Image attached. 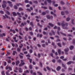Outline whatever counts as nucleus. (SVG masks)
<instances>
[{
    "mask_svg": "<svg viewBox=\"0 0 75 75\" xmlns=\"http://www.w3.org/2000/svg\"><path fill=\"white\" fill-rule=\"evenodd\" d=\"M6 33H3L2 35L0 34V37H2V36H5Z\"/></svg>",
    "mask_w": 75,
    "mask_h": 75,
    "instance_id": "obj_13",
    "label": "nucleus"
},
{
    "mask_svg": "<svg viewBox=\"0 0 75 75\" xmlns=\"http://www.w3.org/2000/svg\"><path fill=\"white\" fill-rule=\"evenodd\" d=\"M21 55H24V54H23L22 53H20V54H19L20 58H23V56Z\"/></svg>",
    "mask_w": 75,
    "mask_h": 75,
    "instance_id": "obj_6",
    "label": "nucleus"
},
{
    "mask_svg": "<svg viewBox=\"0 0 75 75\" xmlns=\"http://www.w3.org/2000/svg\"><path fill=\"white\" fill-rule=\"evenodd\" d=\"M9 40H10V39L9 37H8V38H7L6 39V40L7 41H9Z\"/></svg>",
    "mask_w": 75,
    "mask_h": 75,
    "instance_id": "obj_28",
    "label": "nucleus"
},
{
    "mask_svg": "<svg viewBox=\"0 0 75 75\" xmlns=\"http://www.w3.org/2000/svg\"><path fill=\"white\" fill-rule=\"evenodd\" d=\"M3 4H2V6L3 7V8H5V7H6V4H6V2L5 1H3Z\"/></svg>",
    "mask_w": 75,
    "mask_h": 75,
    "instance_id": "obj_2",
    "label": "nucleus"
},
{
    "mask_svg": "<svg viewBox=\"0 0 75 75\" xmlns=\"http://www.w3.org/2000/svg\"><path fill=\"white\" fill-rule=\"evenodd\" d=\"M3 17L4 18H8V19H10V18L7 15H5V16H3Z\"/></svg>",
    "mask_w": 75,
    "mask_h": 75,
    "instance_id": "obj_5",
    "label": "nucleus"
},
{
    "mask_svg": "<svg viewBox=\"0 0 75 75\" xmlns=\"http://www.w3.org/2000/svg\"><path fill=\"white\" fill-rule=\"evenodd\" d=\"M62 27H63V28H64V27H65V24H64V23H62ZM65 28V29H67V28Z\"/></svg>",
    "mask_w": 75,
    "mask_h": 75,
    "instance_id": "obj_20",
    "label": "nucleus"
},
{
    "mask_svg": "<svg viewBox=\"0 0 75 75\" xmlns=\"http://www.w3.org/2000/svg\"><path fill=\"white\" fill-rule=\"evenodd\" d=\"M17 14H18V15L20 17H21V15H22V16H23V15H24V13L23 12H22L21 14L20 13L17 12Z\"/></svg>",
    "mask_w": 75,
    "mask_h": 75,
    "instance_id": "obj_3",
    "label": "nucleus"
},
{
    "mask_svg": "<svg viewBox=\"0 0 75 75\" xmlns=\"http://www.w3.org/2000/svg\"><path fill=\"white\" fill-rule=\"evenodd\" d=\"M33 65H35V63L34 62H33Z\"/></svg>",
    "mask_w": 75,
    "mask_h": 75,
    "instance_id": "obj_58",
    "label": "nucleus"
},
{
    "mask_svg": "<svg viewBox=\"0 0 75 75\" xmlns=\"http://www.w3.org/2000/svg\"><path fill=\"white\" fill-rule=\"evenodd\" d=\"M40 67H42V63H41L40 62Z\"/></svg>",
    "mask_w": 75,
    "mask_h": 75,
    "instance_id": "obj_51",
    "label": "nucleus"
},
{
    "mask_svg": "<svg viewBox=\"0 0 75 75\" xmlns=\"http://www.w3.org/2000/svg\"><path fill=\"white\" fill-rule=\"evenodd\" d=\"M14 8H15V9H17V7L16 6H14Z\"/></svg>",
    "mask_w": 75,
    "mask_h": 75,
    "instance_id": "obj_42",
    "label": "nucleus"
},
{
    "mask_svg": "<svg viewBox=\"0 0 75 75\" xmlns=\"http://www.w3.org/2000/svg\"><path fill=\"white\" fill-rule=\"evenodd\" d=\"M47 17L48 19H50V18H53V17H52V16L50 17V15H48L47 16Z\"/></svg>",
    "mask_w": 75,
    "mask_h": 75,
    "instance_id": "obj_10",
    "label": "nucleus"
},
{
    "mask_svg": "<svg viewBox=\"0 0 75 75\" xmlns=\"http://www.w3.org/2000/svg\"><path fill=\"white\" fill-rule=\"evenodd\" d=\"M61 14L62 15H64V12H61Z\"/></svg>",
    "mask_w": 75,
    "mask_h": 75,
    "instance_id": "obj_48",
    "label": "nucleus"
},
{
    "mask_svg": "<svg viewBox=\"0 0 75 75\" xmlns=\"http://www.w3.org/2000/svg\"><path fill=\"white\" fill-rule=\"evenodd\" d=\"M6 74L7 75H10V74H8V72H6Z\"/></svg>",
    "mask_w": 75,
    "mask_h": 75,
    "instance_id": "obj_53",
    "label": "nucleus"
},
{
    "mask_svg": "<svg viewBox=\"0 0 75 75\" xmlns=\"http://www.w3.org/2000/svg\"><path fill=\"white\" fill-rule=\"evenodd\" d=\"M8 62L9 64H10V63H11V60H8Z\"/></svg>",
    "mask_w": 75,
    "mask_h": 75,
    "instance_id": "obj_40",
    "label": "nucleus"
},
{
    "mask_svg": "<svg viewBox=\"0 0 75 75\" xmlns=\"http://www.w3.org/2000/svg\"><path fill=\"white\" fill-rule=\"evenodd\" d=\"M17 50L18 51V52H20V48H18Z\"/></svg>",
    "mask_w": 75,
    "mask_h": 75,
    "instance_id": "obj_52",
    "label": "nucleus"
},
{
    "mask_svg": "<svg viewBox=\"0 0 75 75\" xmlns=\"http://www.w3.org/2000/svg\"><path fill=\"white\" fill-rule=\"evenodd\" d=\"M51 14H52V15H54V17H55V16H56V15L55 14H54V12H53L52 11L51 12Z\"/></svg>",
    "mask_w": 75,
    "mask_h": 75,
    "instance_id": "obj_19",
    "label": "nucleus"
},
{
    "mask_svg": "<svg viewBox=\"0 0 75 75\" xmlns=\"http://www.w3.org/2000/svg\"><path fill=\"white\" fill-rule=\"evenodd\" d=\"M6 14H8V15H10V13H9V12H8V11H6Z\"/></svg>",
    "mask_w": 75,
    "mask_h": 75,
    "instance_id": "obj_34",
    "label": "nucleus"
},
{
    "mask_svg": "<svg viewBox=\"0 0 75 75\" xmlns=\"http://www.w3.org/2000/svg\"><path fill=\"white\" fill-rule=\"evenodd\" d=\"M49 25L50 27H53L54 26V25L52 24L51 23H49Z\"/></svg>",
    "mask_w": 75,
    "mask_h": 75,
    "instance_id": "obj_24",
    "label": "nucleus"
},
{
    "mask_svg": "<svg viewBox=\"0 0 75 75\" xmlns=\"http://www.w3.org/2000/svg\"><path fill=\"white\" fill-rule=\"evenodd\" d=\"M52 62L54 63V62H55V60L54 59H53L52 60Z\"/></svg>",
    "mask_w": 75,
    "mask_h": 75,
    "instance_id": "obj_54",
    "label": "nucleus"
},
{
    "mask_svg": "<svg viewBox=\"0 0 75 75\" xmlns=\"http://www.w3.org/2000/svg\"><path fill=\"white\" fill-rule=\"evenodd\" d=\"M30 25H33V22H30Z\"/></svg>",
    "mask_w": 75,
    "mask_h": 75,
    "instance_id": "obj_64",
    "label": "nucleus"
},
{
    "mask_svg": "<svg viewBox=\"0 0 75 75\" xmlns=\"http://www.w3.org/2000/svg\"><path fill=\"white\" fill-rule=\"evenodd\" d=\"M6 65H7V63H6V62H4V65L5 66H6Z\"/></svg>",
    "mask_w": 75,
    "mask_h": 75,
    "instance_id": "obj_37",
    "label": "nucleus"
},
{
    "mask_svg": "<svg viewBox=\"0 0 75 75\" xmlns=\"http://www.w3.org/2000/svg\"><path fill=\"white\" fill-rule=\"evenodd\" d=\"M10 31H11V32H13V34H15V33H16V31H15V30L12 29H11L10 30Z\"/></svg>",
    "mask_w": 75,
    "mask_h": 75,
    "instance_id": "obj_9",
    "label": "nucleus"
},
{
    "mask_svg": "<svg viewBox=\"0 0 75 75\" xmlns=\"http://www.w3.org/2000/svg\"><path fill=\"white\" fill-rule=\"evenodd\" d=\"M73 60L74 61L75 60V56H74V58H73Z\"/></svg>",
    "mask_w": 75,
    "mask_h": 75,
    "instance_id": "obj_63",
    "label": "nucleus"
},
{
    "mask_svg": "<svg viewBox=\"0 0 75 75\" xmlns=\"http://www.w3.org/2000/svg\"><path fill=\"white\" fill-rule=\"evenodd\" d=\"M60 59H64V56H61L60 57Z\"/></svg>",
    "mask_w": 75,
    "mask_h": 75,
    "instance_id": "obj_45",
    "label": "nucleus"
},
{
    "mask_svg": "<svg viewBox=\"0 0 75 75\" xmlns=\"http://www.w3.org/2000/svg\"><path fill=\"white\" fill-rule=\"evenodd\" d=\"M24 73H28L29 72V71H28L26 70V71H24Z\"/></svg>",
    "mask_w": 75,
    "mask_h": 75,
    "instance_id": "obj_41",
    "label": "nucleus"
},
{
    "mask_svg": "<svg viewBox=\"0 0 75 75\" xmlns=\"http://www.w3.org/2000/svg\"><path fill=\"white\" fill-rule=\"evenodd\" d=\"M37 72L38 73V74H39V75H42V74L40 72L38 71Z\"/></svg>",
    "mask_w": 75,
    "mask_h": 75,
    "instance_id": "obj_32",
    "label": "nucleus"
},
{
    "mask_svg": "<svg viewBox=\"0 0 75 75\" xmlns=\"http://www.w3.org/2000/svg\"><path fill=\"white\" fill-rule=\"evenodd\" d=\"M9 69V70H10V71H12V69L11 67H8V66L6 67V69Z\"/></svg>",
    "mask_w": 75,
    "mask_h": 75,
    "instance_id": "obj_4",
    "label": "nucleus"
},
{
    "mask_svg": "<svg viewBox=\"0 0 75 75\" xmlns=\"http://www.w3.org/2000/svg\"><path fill=\"white\" fill-rule=\"evenodd\" d=\"M25 2L26 3H28V0H25Z\"/></svg>",
    "mask_w": 75,
    "mask_h": 75,
    "instance_id": "obj_31",
    "label": "nucleus"
},
{
    "mask_svg": "<svg viewBox=\"0 0 75 75\" xmlns=\"http://www.w3.org/2000/svg\"><path fill=\"white\" fill-rule=\"evenodd\" d=\"M74 46H71L70 47H69V48L71 50H73V49H74Z\"/></svg>",
    "mask_w": 75,
    "mask_h": 75,
    "instance_id": "obj_15",
    "label": "nucleus"
},
{
    "mask_svg": "<svg viewBox=\"0 0 75 75\" xmlns=\"http://www.w3.org/2000/svg\"><path fill=\"white\" fill-rule=\"evenodd\" d=\"M21 18H18V19L17 20L18 22V23L19 24H20V23H21V21H20V20H21Z\"/></svg>",
    "mask_w": 75,
    "mask_h": 75,
    "instance_id": "obj_8",
    "label": "nucleus"
},
{
    "mask_svg": "<svg viewBox=\"0 0 75 75\" xmlns=\"http://www.w3.org/2000/svg\"><path fill=\"white\" fill-rule=\"evenodd\" d=\"M23 45H22V44H21V45H19V47H20V48H21L22 47H23Z\"/></svg>",
    "mask_w": 75,
    "mask_h": 75,
    "instance_id": "obj_35",
    "label": "nucleus"
},
{
    "mask_svg": "<svg viewBox=\"0 0 75 75\" xmlns=\"http://www.w3.org/2000/svg\"><path fill=\"white\" fill-rule=\"evenodd\" d=\"M73 43L74 44H75V40L74 39L73 40Z\"/></svg>",
    "mask_w": 75,
    "mask_h": 75,
    "instance_id": "obj_39",
    "label": "nucleus"
},
{
    "mask_svg": "<svg viewBox=\"0 0 75 75\" xmlns=\"http://www.w3.org/2000/svg\"><path fill=\"white\" fill-rule=\"evenodd\" d=\"M23 9L22 8H19V10L20 11H22Z\"/></svg>",
    "mask_w": 75,
    "mask_h": 75,
    "instance_id": "obj_46",
    "label": "nucleus"
},
{
    "mask_svg": "<svg viewBox=\"0 0 75 75\" xmlns=\"http://www.w3.org/2000/svg\"><path fill=\"white\" fill-rule=\"evenodd\" d=\"M57 45L59 46V47H61V44H60V43H58Z\"/></svg>",
    "mask_w": 75,
    "mask_h": 75,
    "instance_id": "obj_30",
    "label": "nucleus"
},
{
    "mask_svg": "<svg viewBox=\"0 0 75 75\" xmlns=\"http://www.w3.org/2000/svg\"><path fill=\"white\" fill-rule=\"evenodd\" d=\"M29 68L30 69H32V68H33V67H32V65H30L29 66Z\"/></svg>",
    "mask_w": 75,
    "mask_h": 75,
    "instance_id": "obj_33",
    "label": "nucleus"
},
{
    "mask_svg": "<svg viewBox=\"0 0 75 75\" xmlns=\"http://www.w3.org/2000/svg\"><path fill=\"white\" fill-rule=\"evenodd\" d=\"M49 9H50V10H52V8L51 7H49Z\"/></svg>",
    "mask_w": 75,
    "mask_h": 75,
    "instance_id": "obj_56",
    "label": "nucleus"
},
{
    "mask_svg": "<svg viewBox=\"0 0 75 75\" xmlns=\"http://www.w3.org/2000/svg\"><path fill=\"white\" fill-rule=\"evenodd\" d=\"M19 71L20 73H21V72H23V70H22V69L21 68L19 69Z\"/></svg>",
    "mask_w": 75,
    "mask_h": 75,
    "instance_id": "obj_16",
    "label": "nucleus"
},
{
    "mask_svg": "<svg viewBox=\"0 0 75 75\" xmlns=\"http://www.w3.org/2000/svg\"><path fill=\"white\" fill-rule=\"evenodd\" d=\"M68 51H69V49H68V48H67L66 49H64V51H65V52H68Z\"/></svg>",
    "mask_w": 75,
    "mask_h": 75,
    "instance_id": "obj_22",
    "label": "nucleus"
},
{
    "mask_svg": "<svg viewBox=\"0 0 75 75\" xmlns=\"http://www.w3.org/2000/svg\"><path fill=\"white\" fill-rule=\"evenodd\" d=\"M21 63L19 65V67H21V66H23L24 64H25V63H24V61L21 60Z\"/></svg>",
    "mask_w": 75,
    "mask_h": 75,
    "instance_id": "obj_1",
    "label": "nucleus"
},
{
    "mask_svg": "<svg viewBox=\"0 0 75 75\" xmlns=\"http://www.w3.org/2000/svg\"><path fill=\"white\" fill-rule=\"evenodd\" d=\"M54 3H55V2L53 1V4L54 5V7H57V6H58V4H54Z\"/></svg>",
    "mask_w": 75,
    "mask_h": 75,
    "instance_id": "obj_12",
    "label": "nucleus"
},
{
    "mask_svg": "<svg viewBox=\"0 0 75 75\" xmlns=\"http://www.w3.org/2000/svg\"><path fill=\"white\" fill-rule=\"evenodd\" d=\"M20 64V61H17L16 62V65H18Z\"/></svg>",
    "mask_w": 75,
    "mask_h": 75,
    "instance_id": "obj_11",
    "label": "nucleus"
},
{
    "mask_svg": "<svg viewBox=\"0 0 75 75\" xmlns=\"http://www.w3.org/2000/svg\"><path fill=\"white\" fill-rule=\"evenodd\" d=\"M46 13H45V12H43L42 13V15H45Z\"/></svg>",
    "mask_w": 75,
    "mask_h": 75,
    "instance_id": "obj_49",
    "label": "nucleus"
},
{
    "mask_svg": "<svg viewBox=\"0 0 75 75\" xmlns=\"http://www.w3.org/2000/svg\"><path fill=\"white\" fill-rule=\"evenodd\" d=\"M61 69V67L59 66L57 68V71H59Z\"/></svg>",
    "mask_w": 75,
    "mask_h": 75,
    "instance_id": "obj_14",
    "label": "nucleus"
},
{
    "mask_svg": "<svg viewBox=\"0 0 75 75\" xmlns=\"http://www.w3.org/2000/svg\"><path fill=\"white\" fill-rule=\"evenodd\" d=\"M70 20V19L69 18H68L66 20L67 21H69Z\"/></svg>",
    "mask_w": 75,
    "mask_h": 75,
    "instance_id": "obj_27",
    "label": "nucleus"
},
{
    "mask_svg": "<svg viewBox=\"0 0 75 75\" xmlns=\"http://www.w3.org/2000/svg\"><path fill=\"white\" fill-rule=\"evenodd\" d=\"M13 39L14 40L15 42H17V40H16V37L13 38Z\"/></svg>",
    "mask_w": 75,
    "mask_h": 75,
    "instance_id": "obj_26",
    "label": "nucleus"
},
{
    "mask_svg": "<svg viewBox=\"0 0 75 75\" xmlns=\"http://www.w3.org/2000/svg\"><path fill=\"white\" fill-rule=\"evenodd\" d=\"M38 25H39V26H40V27H42V25H40V24H39V23H38Z\"/></svg>",
    "mask_w": 75,
    "mask_h": 75,
    "instance_id": "obj_44",
    "label": "nucleus"
},
{
    "mask_svg": "<svg viewBox=\"0 0 75 75\" xmlns=\"http://www.w3.org/2000/svg\"><path fill=\"white\" fill-rule=\"evenodd\" d=\"M71 63H74V62H69L67 63V64L68 65H70V64H71Z\"/></svg>",
    "mask_w": 75,
    "mask_h": 75,
    "instance_id": "obj_23",
    "label": "nucleus"
},
{
    "mask_svg": "<svg viewBox=\"0 0 75 75\" xmlns=\"http://www.w3.org/2000/svg\"><path fill=\"white\" fill-rule=\"evenodd\" d=\"M48 30L47 28H46L44 29V30Z\"/></svg>",
    "mask_w": 75,
    "mask_h": 75,
    "instance_id": "obj_59",
    "label": "nucleus"
},
{
    "mask_svg": "<svg viewBox=\"0 0 75 75\" xmlns=\"http://www.w3.org/2000/svg\"><path fill=\"white\" fill-rule=\"evenodd\" d=\"M58 53L59 54H61V50H58Z\"/></svg>",
    "mask_w": 75,
    "mask_h": 75,
    "instance_id": "obj_29",
    "label": "nucleus"
},
{
    "mask_svg": "<svg viewBox=\"0 0 75 75\" xmlns=\"http://www.w3.org/2000/svg\"><path fill=\"white\" fill-rule=\"evenodd\" d=\"M29 51L30 53H32L33 52V50H30Z\"/></svg>",
    "mask_w": 75,
    "mask_h": 75,
    "instance_id": "obj_50",
    "label": "nucleus"
},
{
    "mask_svg": "<svg viewBox=\"0 0 75 75\" xmlns=\"http://www.w3.org/2000/svg\"><path fill=\"white\" fill-rule=\"evenodd\" d=\"M57 24H58V25H61V24H60V23H57Z\"/></svg>",
    "mask_w": 75,
    "mask_h": 75,
    "instance_id": "obj_62",
    "label": "nucleus"
},
{
    "mask_svg": "<svg viewBox=\"0 0 75 75\" xmlns=\"http://www.w3.org/2000/svg\"><path fill=\"white\" fill-rule=\"evenodd\" d=\"M4 71H3L2 72H1V74L2 75H5V74L4 73Z\"/></svg>",
    "mask_w": 75,
    "mask_h": 75,
    "instance_id": "obj_38",
    "label": "nucleus"
},
{
    "mask_svg": "<svg viewBox=\"0 0 75 75\" xmlns=\"http://www.w3.org/2000/svg\"><path fill=\"white\" fill-rule=\"evenodd\" d=\"M28 59L29 60L30 62L31 63L32 62V59L29 58L28 57Z\"/></svg>",
    "mask_w": 75,
    "mask_h": 75,
    "instance_id": "obj_25",
    "label": "nucleus"
},
{
    "mask_svg": "<svg viewBox=\"0 0 75 75\" xmlns=\"http://www.w3.org/2000/svg\"><path fill=\"white\" fill-rule=\"evenodd\" d=\"M47 69L48 70H49V71H50V68H49V67H47Z\"/></svg>",
    "mask_w": 75,
    "mask_h": 75,
    "instance_id": "obj_43",
    "label": "nucleus"
},
{
    "mask_svg": "<svg viewBox=\"0 0 75 75\" xmlns=\"http://www.w3.org/2000/svg\"><path fill=\"white\" fill-rule=\"evenodd\" d=\"M25 25H26V23H22L21 24V26H24Z\"/></svg>",
    "mask_w": 75,
    "mask_h": 75,
    "instance_id": "obj_21",
    "label": "nucleus"
},
{
    "mask_svg": "<svg viewBox=\"0 0 75 75\" xmlns=\"http://www.w3.org/2000/svg\"><path fill=\"white\" fill-rule=\"evenodd\" d=\"M16 54H17V52H16L15 51L13 52V55H15Z\"/></svg>",
    "mask_w": 75,
    "mask_h": 75,
    "instance_id": "obj_18",
    "label": "nucleus"
},
{
    "mask_svg": "<svg viewBox=\"0 0 75 75\" xmlns=\"http://www.w3.org/2000/svg\"><path fill=\"white\" fill-rule=\"evenodd\" d=\"M27 7H30V5L28 4L26 5Z\"/></svg>",
    "mask_w": 75,
    "mask_h": 75,
    "instance_id": "obj_61",
    "label": "nucleus"
},
{
    "mask_svg": "<svg viewBox=\"0 0 75 75\" xmlns=\"http://www.w3.org/2000/svg\"><path fill=\"white\" fill-rule=\"evenodd\" d=\"M27 10H28V11H29V12H30V11H31V10H30V9H27Z\"/></svg>",
    "mask_w": 75,
    "mask_h": 75,
    "instance_id": "obj_57",
    "label": "nucleus"
},
{
    "mask_svg": "<svg viewBox=\"0 0 75 75\" xmlns=\"http://www.w3.org/2000/svg\"><path fill=\"white\" fill-rule=\"evenodd\" d=\"M12 14L13 15V16H17V14H16V13L15 12H12Z\"/></svg>",
    "mask_w": 75,
    "mask_h": 75,
    "instance_id": "obj_17",
    "label": "nucleus"
},
{
    "mask_svg": "<svg viewBox=\"0 0 75 75\" xmlns=\"http://www.w3.org/2000/svg\"><path fill=\"white\" fill-rule=\"evenodd\" d=\"M8 3L10 5V7H12L13 6V5L11 4V2L10 1H8Z\"/></svg>",
    "mask_w": 75,
    "mask_h": 75,
    "instance_id": "obj_7",
    "label": "nucleus"
},
{
    "mask_svg": "<svg viewBox=\"0 0 75 75\" xmlns=\"http://www.w3.org/2000/svg\"><path fill=\"white\" fill-rule=\"evenodd\" d=\"M26 57H30V55L28 54L26 55Z\"/></svg>",
    "mask_w": 75,
    "mask_h": 75,
    "instance_id": "obj_47",
    "label": "nucleus"
},
{
    "mask_svg": "<svg viewBox=\"0 0 75 75\" xmlns=\"http://www.w3.org/2000/svg\"><path fill=\"white\" fill-rule=\"evenodd\" d=\"M47 1L48 2V3H51V0H47Z\"/></svg>",
    "mask_w": 75,
    "mask_h": 75,
    "instance_id": "obj_36",
    "label": "nucleus"
},
{
    "mask_svg": "<svg viewBox=\"0 0 75 75\" xmlns=\"http://www.w3.org/2000/svg\"><path fill=\"white\" fill-rule=\"evenodd\" d=\"M50 55H51V57H53V54H52V53H51L50 54Z\"/></svg>",
    "mask_w": 75,
    "mask_h": 75,
    "instance_id": "obj_60",
    "label": "nucleus"
},
{
    "mask_svg": "<svg viewBox=\"0 0 75 75\" xmlns=\"http://www.w3.org/2000/svg\"><path fill=\"white\" fill-rule=\"evenodd\" d=\"M12 65H15V62H13L12 63Z\"/></svg>",
    "mask_w": 75,
    "mask_h": 75,
    "instance_id": "obj_55",
    "label": "nucleus"
}]
</instances>
